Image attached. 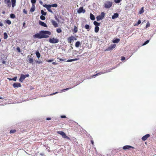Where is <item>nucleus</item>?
Returning <instances> with one entry per match:
<instances>
[{
    "label": "nucleus",
    "instance_id": "1",
    "mask_svg": "<svg viewBox=\"0 0 156 156\" xmlns=\"http://www.w3.org/2000/svg\"><path fill=\"white\" fill-rule=\"evenodd\" d=\"M51 33L48 30H41L39 33H37L33 35V37L34 38H38L41 39L46 38L49 37V35H50Z\"/></svg>",
    "mask_w": 156,
    "mask_h": 156
},
{
    "label": "nucleus",
    "instance_id": "2",
    "mask_svg": "<svg viewBox=\"0 0 156 156\" xmlns=\"http://www.w3.org/2000/svg\"><path fill=\"white\" fill-rule=\"evenodd\" d=\"M112 2L110 1H106L104 3V7L106 9H109L112 7Z\"/></svg>",
    "mask_w": 156,
    "mask_h": 156
},
{
    "label": "nucleus",
    "instance_id": "3",
    "mask_svg": "<svg viewBox=\"0 0 156 156\" xmlns=\"http://www.w3.org/2000/svg\"><path fill=\"white\" fill-rule=\"evenodd\" d=\"M59 39L54 37L51 38L49 40V42L52 44L57 43L59 42Z\"/></svg>",
    "mask_w": 156,
    "mask_h": 156
},
{
    "label": "nucleus",
    "instance_id": "4",
    "mask_svg": "<svg viewBox=\"0 0 156 156\" xmlns=\"http://www.w3.org/2000/svg\"><path fill=\"white\" fill-rule=\"evenodd\" d=\"M57 133L61 135L63 138H66L68 140H70V138L66 136V134L64 132L62 131H58L57 132Z\"/></svg>",
    "mask_w": 156,
    "mask_h": 156
},
{
    "label": "nucleus",
    "instance_id": "5",
    "mask_svg": "<svg viewBox=\"0 0 156 156\" xmlns=\"http://www.w3.org/2000/svg\"><path fill=\"white\" fill-rule=\"evenodd\" d=\"M105 16V13L103 12L101 13L100 15L96 17L97 20L98 21L100 20L103 19Z\"/></svg>",
    "mask_w": 156,
    "mask_h": 156
},
{
    "label": "nucleus",
    "instance_id": "6",
    "mask_svg": "<svg viewBox=\"0 0 156 156\" xmlns=\"http://www.w3.org/2000/svg\"><path fill=\"white\" fill-rule=\"evenodd\" d=\"M43 6L44 7L46 8L49 12H51L52 13H53L52 11L50 9V8L51 7L50 5H47V4H45L43 5Z\"/></svg>",
    "mask_w": 156,
    "mask_h": 156
},
{
    "label": "nucleus",
    "instance_id": "7",
    "mask_svg": "<svg viewBox=\"0 0 156 156\" xmlns=\"http://www.w3.org/2000/svg\"><path fill=\"white\" fill-rule=\"evenodd\" d=\"M85 10L84 9H83V7H80L78 10H77V12L78 13H80L82 12H83V13H84L85 12Z\"/></svg>",
    "mask_w": 156,
    "mask_h": 156
},
{
    "label": "nucleus",
    "instance_id": "8",
    "mask_svg": "<svg viewBox=\"0 0 156 156\" xmlns=\"http://www.w3.org/2000/svg\"><path fill=\"white\" fill-rule=\"evenodd\" d=\"M134 148L133 147L129 145H126L123 147V149L125 150H129L130 148L133 149Z\"/></svg>",
    "mask_w": 156,
    "mask_h": 156
},
{
    "label": "nucleus",
    "instance_id": "9",
    "mask_svg": "<svg viewBox=\"0 0 156 156\" xmlns=\"http://www.w3.org/2000/svg\"><path fill=\"white\" fill-rule=\"evenodd\" d=\"M150 136V135L149 134H147L144 136L142 138V140L144 141L146 140L148 137Z\"/></svg>",
    "mask_w": 156,
    "mask_h": 156
},
{
    "label": "nucleus",
    "instance_id": "10",
    "mask_svg": "<svg viewBox=\"0 0 156 156\" xmlns=\"http://www.w3.org/2000/svg\"><path fill=\"white\" fill-rule=\"evenodd\" d=\"M32 55V54H31V55H29L27 56L29 58V62L31 63H32L34 62V59L33 57H31Z\"/></svg>",
    "mask_w": 156,
    "mask_h": 156
},
{
    "label": "nucleus",
    "instance_id": "11",
    "mask_svg": "<svg viewBox=\"0 0 156 156\" xmlns=\"http://www.w3.org/2000/svg\"><path fill=\"white\" fill-rule=\"evenodd\" d=\"M26 78V76L23 74H21L19 79V81L21 82H22L23 80Z\"/></svg>",
    "mask_w": 156,
    "mask_h": 156
},
{
    "label": "nucleus",
    "instance_id": "12",
    "mask_svg": "<svg viewBox=\"0 0 156 156\" xmlns=\"http://www.w3.org/2000/svg\"><path fill=\"white\" fill-rule=\"evenodd\" d=\"M13 86L14 88L18 87H21V85L20 83H14L13 84Z\"/></svg>",
    "mask_w": 156,
    "mask_h": 156
},
{
    "label": "nucleus",
    "instance_id": "13",
    "mask_svg": "<svg viewBox=\"0 0 156 156\" xmlns=\"http://www.w3.org/2000/svg\"><path fill=\"white\" fill-rule=\"evenodd\" d=\"M73 36H71L67 38V40L68 42L70 44L73 41Z\"/></svg>",
    "mask_w": 156,
    "mask_h": 156
},
{
    "label": "nucleus",
    "instance_id": "14",
    "mask_svg": "<svg viewBox=\"0 0 156 156\" xmlns=\"http://www.w3.org/2000/svg\"><path fill=\"white\" fill-rule=\"evenodd\" d=\"M39 24L44 27H47V25L44 22L41 21H40L39 22Z\"/></svg>",
    "mask_w": 156,
    "mask_h": 156
},
{
    "label": "nucleus",
    "instance_id": "15",
    "mask_svg": "<svg viewBox=\"0 0 156 156\" xmlns=\"http://www.w3.org/2000/svg\"><path fill=\"white\" fill-rule=\"evenodd\" d=\"M51 23L55 27H58V25L57 23L55 21L52 20Z\"/></svg>",
    "mask_w": 156,
    "mask_h": 156
},
{
    "label": "nucleus",
    "instance_id": "16",
    "mask_svg": "<svg viewBox=\"0 0 156 156\" xmlns=\"http://www.w3.org/2000/svg\"><path fill=\"white\" fill-rule=\"evenodd\" d=\"M119 16V14L118 13H115L114 14V15L112 16V19H114L115 18H116Z\"/></svg>",
    "mask_w": 156,
    "mask_h": 156
},
{
    "label": "nucleus",
    "instance_id": "17",
    "mask_svg": "<svg viewBox=\"0 0 156 156\" xmlns=\"http://www.w3.org/2000/svg\"><path fill=\"white\" fill-rule=\"evenodd\" d=\"M12 7L13 8L15 5L16 0H11Z\"/></svg>",
    "mask_w": 156,
    "mask_h": 156
},
{
    "label": "nucleus",
    "instance_id": "18",
    "mask_svg": "<svg viewBox=\"0 0 156 156\" xmlns=\"http://www.w3.org/2000/svg\"><path fill=\"white\" fill-rule=\"evenodd\" d=\"M90 18L92 20H94L95 19L94 16L91 13L90 14Z\"/></svg>",
    "mask_w": 156,
    "mask_h": 156
},
{
    "label": "nucleus",
    "instance_id": "19",
    "mask_svg": "<svg viewBox=\"0 0 156 156\" xmlns=\"http://www.w3.org/2000/svg\"><path fill=\"white\" fill-rule=\"evenodd\" d=\"M80 45V41H77L75 44V46L76 48L79 47V46Z\"/></svg>",
    "mask_w": 156,
    "mask_h": 156
},
{
    "label": "nucleus",
    "instance_id": "20",
    "mask_svg": "<svg viewBox=\"0 0 156 156\" xmlns=\"http://www.w3.org/2000/svg\"><path fill=\"white\" fill-rule=\"evenodd\" d=\"M105 72H104V73H103L102 72H99L98 73H97V74H95L94 75H93L92 76V77H95V76H98L99 75H100L101 74H103V73H105Z\"/></svg>",
    "mask_w": 156,
    "mask_h": 156
},
{
    "label": "nucleus",
    "instance_id": "21",
    "mask_svg": "<svg viewBox=\"0 0 156 156\" xmlns=\"http://www.w3.org/2000/svg\"><path fill=\"white\" fill-rule=\"evenodd\" d=\"M78 59H79V58H76L73 59H69V60H67V61H66V62H71L77 60Z\"/></svg>",
    "mask_w": 156,
    "mask_h": 156
},
{
    "label": "nucleus",
    "instance_id": "22",
    "mask_svg": "<svg viewBox=\"0 0 156 156\" xmlns=\"http://www.w3.org/2000/svg\"><path fill=\"white\" fill-rule=\"evenodd\" d=\"M99 30V28L98 26H96L95 28V32L96 33H98Z\"/></svg>",
    "mask_w": 156,
    "mask_h": 156
},
{
    "label": "nucleus",
    "instance_id": "23",
    "mask_svg": "<svg viewBox=\"0 0 156 156\" xmlns=\"http://www.w3.org/2000/svg\"><path fill=\"white\" fill-rule=\"evenodd\" d=\"M78 31V28L76 26H74V29L73 30L74 33H76Z\"/></svg>",
    "mask_w": 156,
    "mask_h": 156
},
{
    "label": "nucleus",
    "instance_id": "24",
    "mask_svg": "<svg viewBox=\"0 0 156 156\" xmlns=\"http://www.w3.org/2000/svg\"><path fill=\"white\" fill-rule=\"evenodd\" d=\"M144 7H142L140 10L139 11V14H141L142 13H143L144 12Z\"/></svg>",
    "mask_w": 156,
    "mask_h": 156
},
{
    "label": "nucleus",
    "instance_id": "25",
    "mask_svg": "<svg viewBox=\"0 0 156 156\" xmlns=\"http://www.w3.org/2000/svg\"><path fill=\"white\" fill-rule=\"evenodd\" d=\"M120 41V39L119 38H116L113 41L114 43H118Z\"/></svg>",
    "mask_w": 156,
    "mask_h": 156
},
{
    "label": "nucleus",
    "instance_id": "26",
    "mask_svg": "<svg viewBox=\"0 0 156 156\" xmlns=\"http://www.w3.org/2000/svg\"><path fill=\"white\" fill-rule=\"evenodd\" d=\"M85 28L87 30V31H89V29H90V27L89 25L86 24L85 25Z\"/></svg>",
    "mask_w": 156,
    "mask_h": 156
},
{
    "label": "nucleus",
    "instance_id": "27",
    "mask_svg": "<svg viewBox=\"0 0 156 156\" xmlns=\"http://www.w3.org/2000/svg\"><path fill=\"white\" fill-rule=\"evenodd\" d=\"M94 24L95 26H98L100 25V23H98L96 21H94Z\"/></svg>",
    "mask_w": 156,
    "mask_h": 156
},
{
    "label": "nucleus",
    "instance_id": "28",
    "mask_svg": "<svg viewBox=\"0 0 156 156\" xmlns=\"http://www.w3.org/2000/svg\"><path fill=\"white\" fill-rule=\"evenodd\" d=\"M36 55L38 58H40L41 56V54L38 51H36Z\"/></svg>",
    "mask_w": 156,
    "mask_h": 156
},
{
    "label": "nucleus",
    "instance_id": "29",
    "mask_svg": "<svg viewBox=\"0 0 156 156\" xmlns=\"http://www.w3.org/2000/svg\"><path fill=\"white\" fill-rule=\"evenodd\" d=\"M72 88L71 87H69V88H66V89H64L62 90H61L60 91V93H62V92L64 91H65V90H68L70 89H71Z\"/></svg>",
    "mask_w": 156,
    "mask_h": 156
},
{
    "label": "nucleus",
    "instance_id": "30",
    "mask_svg": "<svg viewBox=\"0 0 156 156\" xmlns=\"http://www.w3.org/2000/svg\"><path fill=\"white\" fill-rule=\"evenodd\" d=\"M8 37V35L6 33H4V39H6Z\"/></svg>",
    "mask_w": 156,
    "mask_h": 156
},
{
    "label": "nucleus",
    "instance_id": "31",
    "mask_svg": "<svg viewBox=\"0 0 156 156\" xmlns=\"http://www.w3.org/2000/svg\"><path fill=\"white\" fill-rule=\"evenodd\" d=\"M56 32L58 33H61L62 32V30L61 29L58 28L56 29Z\"/></svg>",
    "mask_w": 156,
    "mask_h": 156
},
{
    "label": "nucleus",
    "instance_id": "32",
    "mask_svg": "<svg viewBox=\"0 0 156 156\" xmlns=\"http://www.w3.org/2000/svg\"><path fill=\"white\" fill-rule=\"evenodd\" d=\"M10 17L11 18L14 19L15 17V16L14 14L12 13L10 15Z\"/></svg>",
    "mask_w": 156,
    "mask_h": 156
},
{
    "label": "nucleus",
    "instance_id": "33",
    "mask_svg": "<svg viewBox=\"0 0 156 156\" xmlns=\"http://www.w3.org/2000/svg\"><path fill=\"white\" fill-rule=\"evenodd\" d=\"M41 14L44 15V16H45L46 14V13L45 12H44L43 10H41Z\"/></svg>",
    "mask_w": 156,
    "mask_h": 156
},
{
    "label": "nucleus",
    "instance_id": "34",
    "mask_svg": "<svg viewBox=\"0 0 156 156\" xmlns=\"http://www.w3.org/2000/svg\"><path fill=\"white\" fill-rule=\"evenodd\" d=\"M16 130L15 129L12 130L10 131L9 133H15L16 132Z\"/></svg>",
    "mask_w": 156,
    "mask_h": 156
},
{
    "label": "nucleus",
    "instance_id": "35",
    "mask_svg": "<svg viewBox=\"0 0 156 156\" xmlns=\"http://www.w3.org/2000/svg\"><path fill=\"white\" fill-rule=\"evenodd\" d=\"M40 19L42 20H44L45 19V17L44 16L41 15L40 16Z\"/></svg>",
    "mask_w": 156,
    "mask_h": 156
},
{
    "label": "nucleus",
    "instance_id": "36",
    "mask_svg": "<svg viewBox=\"0 0 156 156\" xmlns=\"http://www.w3.org/2000/svg\"><path fill=\"white\" fill-rule=\"evenodd\" d=\"M17 77H15L12 79H10L9 80H13L14 81H16L17 79Z\"/></svg>",
    "mask_w": 156,
    "mask_h": 156
},
{
    "label": "nucleus",
    "instance_id": "37",
    "mask_svg": "<svg viewBox=\"0 0 156 156\" xmlns=\"http://www.w3.org/2000/svg\"><path fill=\"white\" fill-rule=\"evenodd\" d=\"M110 46L111 47V49H112L115 47L116 45L115 44H112Z\"/></svg>",
    "mask_w": 156,
    "mask_h": 156
},
{
    "label": "nucleus",
    "instance_id": "38",
    "mask_svg": "<svg viewBox=\"0 0 156 156\" xmlns=\"http://www.w3.org/2000/svg\"><path fill=\"white\" fill-rule=\"evenodd\" d=\"M51 7H57L58 5H57L56 4H52L51 5H50Z\"/></svg>",
    "mask_w": 156,
    "mask_h": 156
},
{
    "label": "nucleus",
    "instance_id": "39",
    "mask_svg": "<svg viewBox=\"0 0 156 156\" xmlns=\"http://www.w3.org/2000/svg\"><path fill=\"white\" fill-rule=\"evenodd\" d=\"M150 24L149 22H147V23L146 25V28H147V27H149L150 26Z\"/></svg>",
    "mask_w": 156,
    "mask_h": 156
},
{
    "label": "nucleus",
    "instance_id": "40",
    "mask_svg": "<svg viewBox=\"0 0 156 156\" xmlns=\"http://www.w3.org/2000/svg\"><path fill=\"white\" fill-rule=\"evenodd\" d=\"M6 23L9 25H10L11 23V21L9 20H7L6 21Z\"/></svg>",
    "mask_w": 156,
    "mask_h": 156
},
{
    "label": "nucleus",
    "instance_id": "41",
    "mask_svg": "<svg viewBox=\"0 0 156 156\" xmlns=\"http://www.w3.org/2000/svg\"><path fill=\"white\" fill-rule=\"evenodd\" d=\"M149 40H148L146 41L142 45L143 46H144L147 44V43H149Z\"/></svg>",
    "mask_w": 156,
    "mask_h": 156
},
{
    "label": "nucleus",
    "instance_id": "42",
    "mask_svg": "<svg viewBox=\"0 0 156 156\" xmlns=\"http://www.w3.org/2000/svg\"><path fill=\"white\" fill-rule=\"evenodd\" d=\"M5 3L6 4L8 3H10V0H5Z\"/></svg>",
    "mask_w": 156,
    "mask_h": 156
},
{
    "label": "nucleus",
    "instance_id": "43",
    "mask_svg": "<svg viewBox=\"0 0 156 156\" xmlns=\"http://www.w3.org/2000/svg\"><path fill=\"white\" fill-rule=\"evenodd\" d=\"M141 23V20H139L138 21L137 24H136L135 25V26H137L138 25H139V24H140Z\"/></svg>",
    "mask_w": 156,
    "mask_h": 156
},
{
    "label": "nucleus",
    "instance_id": "44",
    "mask_svg": "<svg viewBox=\"0 0 156 156\" xmlns=\"http://www.w3.org/2000/svg\"><path fill=\"white\" fill-rule=\"evenodd\" d=\"M57 59H59L60 61H64L66 60V59H63L62 58H61L59 57H57Z\"/></svg>",
    "mask_w": 156,
    "mask_h": 156
},
{
    "label": "nucleus",
    "instance_id": "45",
    "mask_svg": "<svg viewBox=\"0 0 156 156\" xmlns=\"http://www.w3.org/2000/svg\"><path fill=\"white\" fill-rule=\"evenodd\" d=\"M16 49L18 52H21V51L20 50V48L19 47H17Z\"/></svg>",
    "mask_w": 156,
    "mask_h": 156
},
{
    "label": "nucleus",
    "instance_id": "46",
    "mask_svg": "<svg viewBox=\"0 0 156 156\" xmlns=\"http://www.w3.org/2000/svg\"><path fill=\"white\" fill-rule=\"evenodd\" d=\"M121 0H114V1L116 3H119Z\"/></svg>",
    "mask_w": 156,
    "mask_h": 156
},
{
    "label": "nucleus",
    "instance_id": "47",
    "mask_svg": "<svg viewBox=\"0 0 156 156\" xmlns=\"http://www.w3.org/2000/svg\"><path fill=\"white\" fill-rule=\"evenodd\" d=\"M31 2L33 4H34L36 3V0H31Z\"/></svg>",
    "mask_w": 156,
    "mask_h": 156
},
{
    "label": "nucleus",
    "instance_id": "48",
    "mask_svg": "<svg viewBox=\"0 0 156 156\" xmlns=\"http://www.w3.org/2000/svg\"><path fill=\"white\" fill-rule=\"evenodd\" d=\"M53 61V59H50V60L47 59L46 60V61L48 62H52Z\"/></svg>",
    "mask_w": 156,
    "mask_h": 156
},
{
    "label": "nucleus",
    "instance_id": "49",
    "mask_svg": "<svg viewBox=\"0 0 156 156\" xmlns=\"http://www.w3.org/2000/svg\"><path fill=\"white\" fill-rule=\"evenodd\" d=\"M23 12L24 13H25L26 14H27V11L25 9H24L23 10Z\"/></svg>",
    "mask_w": 156,
    "mask_h": 156
},
{
    "label": "nucleus",
    "instance_id": "50",
    "mask_svg": "<svg viewBox=\"0 0 156 156\" xmlns=\"http://www.w3.org/2000/svg\"><path fill=\"white\" fill-rule=\"evenodd\" d=\"M35 10V9L34 8H32L30 9V11L32 12H33Z\"/></svg>",
    "mask_w": 156,
    "mask_h": 156
},
{
    "label": "nucleus",
    "instance_id": "51",
    "mask_svg": "<svg viewBox=\"0 0 156 156\" xmlns=\"http://www.w3.org/2000/svg\"><path fill=\"white\" fill-rule=\"evenodd\" d=\"M112 49H111V47L110 46L109 47H108L107 49V50H108V51H109V50H111Z\"/></svg>",
    "mask_w": 156,
    "mask_h": 156
},
{
    "label": "nucleus",
    "instance_id": "52",
    "mask_svg": "<svg viewBox=\"0 0 156 156\" xmlns=\"http://www.w3.org/2000/svg\"><path fill=\"white\" fill-rule=\"evenodd\" d=\"M58 92H55V93H53V94H51L50 95H54L55 94H56L58 93Z\"/></svg>",
    "mask_w": 156,
    "mask_h": 156
},
{
    "label": "nucleus",
    "instance_id": "53",
    "mask_svg": "<svg viewBox=\"0 0 156 156\" xmlns=\"http://www.w3.org/2000/svg\"><path fill=\"white\" fill-rule=\"evenodd\" d=\"M7 4L8 7H11V3H7Z\"/></svg>",
    "mask_w": 156,
    "mask_h": 156
},
{
    "label": "nucleus",
    "instance_id": "54",
    "mask_svg": "<svg viewBox=\"0 0 156 156\" xmlns=\"http://www.w3.org/2000/svg\"><path fill=\"white\" fill-rule=\"evenodd\" d=\"M125 58L124 57H123V56H122V57L121 58V60L122 61L125 60Z\"/></svg>",
    "mask_w": 156,
    "mask_h": 156
},
{
    "label": "nucleus",
    "instance_id": "55",
    "mask_svg": "<svg viewBox=\"0 0 156 156\" xmlns=\"http://www.w3.org/2000/svg\"><path fill=\"white\" fill-rule=\"evenodd\" d=\"M52 64L54 65H56L58 64V63L55 62H52Z\"/></svg>",
    "mask_w": 156,
    "mask_h": 156
},
{
    "label": "nucleus",
    "instance_id": "56",
    "mask_svg": "<svg viewBox=\"0 0 156 156\" xmlns=\"http://www.w3.org/2000/svg\"><path fill=\"white\" fill-rule=\"evenodd\" d=\"M61 118H66V116L65 115H61Z\"/></svg>",
    "mask_w": 156,
    "mask_h": 156
},
{
    "label": "nucleus",
    "instance_id": "57",
    "mask_svg": "<svg viewBox=\"0 0 156 156\" xmlns=\"http://www.w3.org/2000/svg\"><path fill=\"white\" fill-rule=\"evenodd\" d=\"M3 25V24L2 22H0V26L2 27Z\"/></svg>",
    "mask_w": 156,
    "mask_h": 156
},
{
    "label": "nucleus",
    "instance_id": "58",
    "mask_svg": "<svg viewBox=\"0 0 156 156\" xmlns=\"http://www.w3.org/2000/svg\"><path fill=\"white\" fill-rule=\"evenodd\" d=\"M91 142L92 145L94 144V142L92 140H91Z\"/></svg>",
    "mask_w": 156,
    "mask_h": 156
},
{
    "label": "nucleus",
    "instance_id": "59",
    "mask_svg": "<svg viewBox=\"0 0 156 156\" xmlns=\"http://www.w3.org/2000/svg\"><path fill=\"white\" fill-rule=\"evenodd\" d=\"M73 41L74 40H77V39L75 38L73 36Z\"/></svg>",
    "mask_w": 156,
    "mask_h": 156
},
{
    "label": "nucleus",
    "instance_id": "60",
    "mask_svg": "<svg viewBox=\"0 0 156 156\" xmlns=\"http://www.w3.org/2000/svg\"><path fill=\"white\" fill-rule=\"evenodd\" d=\"M46 119L48 120H50L51 119L50 118H47Z\"/></svg>",
    "mask_w": 156,
    "mask_h": 156
},
{
    "label": "nucleus",
    "instance_id": "61",
    "mask_svg": "<svg viewBox=\"0 0 156 156\" xmlns=\"http://www.w3.org/2000/svg\"><path fill=\"white\" fill-rule=\"evenodd\" d=\"M25 76H26V77H28L29 76V75L28 74H27V75H25Z\"/></svg>",
    "mask_w": 156,
    "mask_h": 156
},
{
    "label": "nucleus",
    "instance_id": "62",
    "mask_svg": "<svg viewBox=\"0 0 156 156\" xmlns=\"http://www.w3.org/2000/svg\"><path fill=\"white\" fill-rule=\"evenodd\" d=\"M2 63L3 64H5V61H3L2 62Z\"/></svg>",
    "mask_w": 156,
    "mask_h": 156
},
{
    "label": "nucleus",
    "instance_id": "63",
    "mask_svg": "<svg viewBox=\"0 0 156 156\" xmlns=\"http://www.w3.org/2000/svg\"><path fill=\"white\" fill-rule=\"evenodd\" d=\"M40 3L41 5H42L43 2H42L41 1H40Z\"/></svg>",
    "mask_w": 156,
    "mask_h": 156
},
{
    "label": "nucleus",
    "instance_id": "64",
    "mask_svg": "<svg viewBox=\"0 0 156 156\" xmlns=\"http://www.w3.org/2000/svg\"><path fill=\"white\" fill-rule=\"evenodd\" d=\"M3 99V98L2 97H0V99Z\"/></svg>",
    "mask_w": 156,
    "mask_h": 156
}]
</instances>
